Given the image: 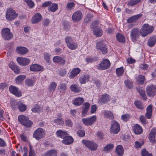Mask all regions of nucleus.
<instances>
[{
	"instance_id": "nucleus-52",
	"label": "nucleus",
	"mask_w": 156,
	"mask_h": 156,
	"mask_svg": "<svg viewBox=\"0 0 156 156\" xmlns=\"http://www.w3.org/2000/svg\"><path fill=\"white\" fill-rule=\"evenodd\" d=\"M145 80V77L144 76L142 75H140L139 76L138 81L139 84L142 85L144 83Z\"/></svg>"
},
{
	"instance_id": "nucleus-30",
	"label": "nucleus",
	"mask_w": 156,
	"mask_h": 156,
	"mask_svg": "<svg viewBox=\"0 0 156 156\" xmlns=\"http://www.w3.org/2000/svg\"><path fill=\"white\" fill-rule=\"evenodd\" d=\"M9 67L16 73H18L20 72V70L18 66L13 63H10L9 64Z\"/></svg>"
},
{
	"instance_id": "nucleus-21",
	"label": "nucleus",
	"mask_w": 156,
	"mask_h": 156,
	"mask_svg": "<svg viewBox=\"0 0 156 156\" xmlns=\"http://www.w3.org/2000/svg\"><path fill=\"white\" fill-rule=\"evenodd\" d=\"M81 70L78 68L73 69L70 73L69 78L70 79L74 78L80 72Z\"/></svg>"
},
{
	"instance_id": "nucleus-6",
	"label": "nucleus",
	"mask_w": 156,
	"mask_h": 156,
	"mask_svg": "<svg viewBox=\"0 0 156 156\" xmlns=\"http://www.w3.org/2000/svg\"><path fill=\"white\" fill-rule=\"evenodd\" d=\"M110 66V61L107 59H104L97 66V67L98 69L102 70L108 69Z\"/></svg>"
},
{
	"instance_id": "nucleus-61",
	"label": "nucleus",
	"mask_w": 156,
	"mask_h": 156,
	"mask_svg": "<svg viewBox=\"0 0 156 156\" xmlns=\"http://www.w3.org/2000/svg\"><path fill=\"white\" fill-rule=\"evenodd\" d=\"M50 20L49 19H44L43 22V25L44 26H48L50 23Z\"/></svg>"
},
{
	"instance_id": "nucleus-33",
	"label": "nucleus",
	"mask_w": 156,
	"mask_h": 156,
	"mask_svg": "<svg viewBox=\"0 0 156 156\" xmlns=\"http://www.w3.org/2000/svg\"><path fill=\"white\" fill-rule=\"evenodd\" d=\"M142 15L140 14L131 17L128 19L127 22L129 23L134 22L137 20Z\"/></svg>"
},
{
	"instance_id": "nucleus-55",
	"label": "nucleus",
	"mask_w": 156,
	"mask_h": 156,
	"mask_svg": "<svg viewBox=\"0 0 156 156\" xmlns=\"http://www.w3.org/2000/svg\"><path fill=\"white\" fill-rule=\"evenodd\" d=\"M140 68L142 70H147L148 67V65L146 64H142L139 66Z\"/></svg>"
},
{
	"instance_id": "nucleus-22",
	"label": "nucleus",
	"mask_w": 156,
	"mask_h": 156,
	"mask_svg": "<svg viewBox=\"0 0 156 156\" xmlns=\"http://www.w3.org/2000/svg\"><path fill=\"white\" fill-rule=\"evenodd\" d=\"M73 140L72 137L69 136L67 134L66 136L64 138L62 142L65 144H69L73 143Z\"/></svg>"
},
{
	"instance_id": "nucleus-42",
	"label": "nucleus",
	"mask_w": 156,
	"mask_h": 156,
	"mask_svg": "<svg viewBox=\"0 0 156 156\" xmlns=\"http://www.w3.org/2000/svg\"><path fill=\"white\" fill-rule=\"evenodd\" d=\"M116 37L117 40L119 42H123L125 41L124 36L121 34H117Z\"/></svg>"
},
{
	"instance_id": "nucleus-15",
	"label": "nucleus",
	"mask_w": 156,
	"mask_h": 156,
	"mask_svg": "<svg viewBox=\"0 0 156 156\" xmlns=\"http://www.w3.org/2000/svg\"><path fill=\"white\" fill-rule=\"evenodd\" d=\"M9 90L11 93L17 97H20L22 95L21 91L18 88L12 86H10Z\"/></svg>"
},
{
	"instance_id": "nucleus-62",
	"label": "nucleus",
	"mask_w": 156,
	"mask_h": 156,
	"mask_svg": "<svg viewBox=\"0 0 156 156\" xmlns=\"http://www.w3.org/2000/svg\"><path fill=\"white\" fill-rule=\"evenodd\" d=\"M142 145V144L138 141H136L135 142L134 147L136 148H141Z\"/></svg>"
},
{
	"instance_id": "nucleus-57",
	"label": "nucleus",
	"mask_w": 156,
	"mask_h": 156,
	"mask_svg": "<svg viewBox=\"0 0 156 156\" xmlns=\"http://www.w3.org/2000/svg\"><path fill=\"white\" fill-rule=\"evenodd\" d=\"M25 2L30 7L32 8L34 7V3L31 0H25Z\"/></svg>"
},
{
	"instance_id": "nucleus-45",
	"label": "nucleus",
	"mask_w": 156,
	"mask_h": 156,
	"mask_svg": "<svg viewBox=\"0 0 156 156\" xmlns=\"http://www.w3.org/2000/svg\"><path fill=\"white\" fill-rule=\"evenodd\" d=\"M67 88L66 84L64 83H62L58 89V90H60L61 93H64L65 91Z\"/></svg>"
},
{
	"instance_id": "nucleus-44",
	"label": "nucleus",
	"mask_w": 156,
	"mask_h": 156,
	"mask_svg": "<svg viewBox=\"0 0 156 156\" xmlns=\"http://www.w3.org/2000/svg\"><path fill=\"white\" fill-rule=\"evenodd\" d=\"M126 87L131 88L133 86V82L129 79L126 80L124 81Z\"/></svg>"
},
{
	"instance_id": "nucleus-23",
	"label": "nucleus",
	"mask_w": 156,
	"mask_h": 156,
	"mask_svg": "<svg viewBox=\"0 0 156 156\" xmlns=\"http://www.w3.org/2000/svg\"><path fill=\"white\" fill-rule=\"evenodd\" d=\"M84 101L83 99L81 97H78L75 98L73 101V104L76 106L81 105Z\"/></svg>"
},
{
	"instance_id": "nucleus-8",
	"label": "nucleus",
	"mask_w": 156,
	"mask_h": 156,
	"mask_svg": "<svg viewBox=\"0 0 156 156\" xmlns=\"http://www.w3.org/2000/svg\"><path fill=\"white\" fill-rule=\"evenodd\" d=\"M120 126L119 124L115 120L111 122L110 128L111 133L114 134H117L119 131Z\"/></svg>"
},
{
	"instance_id": "nucleus-29",
	"label": "nucleus",
	"mask_w": 156,
	"mask_h": 156,
	"mask_svg": "<svg viewBox=\"0 0 156 156\" xmlns=\"http://www.w3.org/2000/svg\"><path fill=\"white\" fill-rule=\"evenodd\" d=\"M57 86V84L55 82H51L49 84L48 90L50 93H53Z\"/></svg>"
},
{
	"instance_id": "nucleus-43",
	"label": "nucleus",
	"mask_w": 156,
	"mask_h": 156,
	"mask_svg": "<svg viewBox=\"0 0 156 156\" xmlns=\"http://www.w3.org/2000/svg\"><path fill=\"white\" fill-rule=\"evenodd\" d=\"M116 71L117 75L118 76H120L122 75L124 72V70L123 67H121L116 69Z\"/></svg>"
},
{
	"instance_id": "nucleus-1",
	"label": "nucleus",
	"mask_w": 156,
	"mask_h": 156,
	"mask_svg": "<svg viewBox=\"0 0 156 156\" xmlns=\"http://www.w3.org/2000/svg\"><path fill=\"white\" fill-rule=\"evenodd\" d=\"M154 30V27L148 24H145L140 30V34L143 37L147 36L151 33Z\"/></svg>"
},
{
	"instance_id": "nucleus-25",
	"label": "nucleus",
	"mask_w": 156,
	"mask_h": 156,
	"mask_svg": "<svg viewBox=\"0 0 156 156\" xmlns=\"http://www.w3.org/2000/svg\"><path fill=\"white\" fill-rule=\"evenodd\" d=\"M17 52L20 54L24 55L27 53L28 49L25 47H19L16 48Z\"/></svg>"
},
{
	"instance_id": "nucleus-10",
	"label": "nucleus",
	"mask_w": 156,
	"mask_h": 156,
	"mask_svg": "<svg viewBox=\"0 0 156 156\" xmlns=\"http://www.w3.org/2000/svg\"><path fill=\"white\" fill-rule=\"evenodd\" d=\"M82 141L85 146L92 151L95 150L97 148V144L93 142L85 140H83Z\"/></svg>"
},
{
	"instance_id": "nucleus-7",
	"label": "nucleus",
	"mask_w": 156,
	"mask_h": 156,
	"mask_svg": "<svg viewBox=\"0 0 156 156\" xmlns=\"http://www.w3.org/2000/svg\"><path fill=\"white\" fill-rule=\"evenodd\" d=\"M45 134V131L42 128H39L34 132L33 136L37 140L43 138Z\"/></svg>"
},
{
	"instance_id": "nucleus-26",
	"label": "nucleus",
	"mask_w": 156,
	"mask_h": 156,
	"mask_svg": "<svg viewBox=\"0 0 156 156\" xmlns=\"http://www.w3.org/2000/svg\"><path fill=\"white\" fill-rule=\"evenodd\" d=\"M152 110V106L150 105L147 108V112L145 114V117L148 119H150L151 117Z\"/></svg>"
},
{
	"instance_id": "nucleus-27",
	"label": "nucleus",
	"mask_w": 156,
	"mask_h": 156,
	"mask_svg": "<svg viewBox=\"0 0 156 156\" xmlns=\"http://www.w3.org/2000/svg\"><path fill=\"white\" fill-rule=\"evenodd\" d=\"M124 150L122 145H118L116 148V153L119 156H122L123 154Z\"/></svg>"
},
{
	"instance_id": "nucleus-39",
	"label": "nucleus",
	"mask_w": 156,
	"mask_h": 156,
	"mask_svg": "<svg viewBox=\"0 0 156 156\" xmlns=\"http://www.w3.org/2000/svg\"><path fill=\"white\" fill-rule=\"evenodd\" d=\"M25 83L27 86H32L34 83V79H27L25 80Z\"/></svg>"
},
{
	"instance_id": "nucleus-2",
	"label": "nucleus",
	"mask_w": 156,
	"mask_h": 156,
	"mask_svg": "<svg viewBox=\"0 0 156 156\" xmlns=\"http://www.w3.org/2000/svg\"><path fill=\"white\" fill-rule=\"evenodd\" d=\"M18 120L22 125L26 127H30L33 124V122L29 120L27 117L23 115L19 116Z\"/></svg>"
},
{
	"instance_id": "nucleus-16",
	"label": "nucleus",
	"mask_w": 156,
	"mask_h": 156,
	"mask_svg": "<svg viewBox=\"0 0 156 156\" xmlns=\"http://www.w3.org/2000/svg\"><path fill=\"white\" fill-rule=\"evenodd\" d=\"M82 13L80 11H77L73 15L72 19L74 21L81 20L82 17Z\"/></svg>"
},
{
	"instance_id": "nucleus-49",
	"label": "nucleus",
	"mask_w": 156,
	"mask_h": 156,
	"mask_svg": "<svg viewBox=\"0 0 156 156\" xmlns=\"http://www.w3.org/2000/svg\"><path fill=\"white\" fill-rule=\"evenodd\" d=\"M141 0H131L128 3V5L133 6L140 2Z\"/></svg>"
},
{
	"instance_id": "nucleus-46",
	"label": "nucleus",
	"mask_w": 156,
	"mask_h": 156,
	"mask_svg": "<svg viewBox=\"0 0 156 156\" xmlns=\"http://www.w3.org/2000/svg\"><path fill=\"white\" fill-rule=\"evenodd\" d=\"M135 105L139 109H142L144 108V106L140 101L139 100L135 101L134 102Z\"/></svg>"
},
{
	"instance_id": "nucleus-48",
	"label": "nucleus",
	"mask_w": 156,
	"mask_h": 156,
	"mask_svg": "<svg viewBox=\"0 0 156 156\" xmlns=\"http://www.w3.org/2000/svg\"><path fill=\"white\" fill-rule=\"evenodd\" d=\"M31 110L34 112L39 113L41 112V109L38 105H36Z\"/></svg>"
},
{
	"instance_id": "nucleus-56",
	"label": "nucleus",
	"mask_w": 156,
	"mask_h": 156,
	"mask_svg": "<svg viewBox=\"0 0 156 156\" xmlns=\"http://www.w3.org/2000/svg\"><path fill=\"white\" fill-rule=\"evenodd\" d=\"M65 123L66 126L69 127H72L73 125L72 121L69 119L66 120L65 121Z\"/></svg>"
},
{
	"instance_id": "nucleus-4",
	"label": "nucleus",
	"mask_w": 156,
	"mask_h": 156,
	"mask_svg": "<svg viewBox=\"0 0 156 156\" xmlns=\"http://www.w3.org/2000/svg\"><path fill=\"white\" fill-rule=\"evenodd\" d=\"M1 33L2 37L5 40H10L13 37L12 34L9 28L2 29Z\"/></svg>"
},
{
	"instance_id": "nucleus-47",
	"label": "nucleus",
	"mask_w": 156,
	"mask_h": 156,
	"mask_svg": "<svg viewBox=\"0 0 156 156\" xmlns=\"http://www.w3.org/2000/svg\"><path fill=\"white\" fill-rule=\"evenodd\" d=\"M58 6L56 4H51V6H49V9L52 12H55L58 9Z\"/></svg>"
},
{
	"instance_id": "nucleus-37",
	"label": "nucleus",
	"mask_w": 156,
	"mask_h": 156,
	"mask_svg": "<svg viewBox=\"0 0 156 156\" xmlns=\"http://www.w3.org/2000/svg\"><path fill=\"white\" fill-rule=\"evenodd\" d=\"M93 32L94 34L97 37L101 36L102 34V30L99 28L94 29Z\"/></svg>"
},
{
	"instance_id": "nucleus-31",
	"label": "nucleus",
	"mask_w": 156,
	"mask_h": 156,
	"mask_svg": "<svg viewBox=\"0 0 156 156\" xmlns=\"http://www.w3.org/2000/svg\"><path fill=\"white\" fill-rule=\"evenodd\" d=\"M26 76L24 75H21L18 76L15 79V83L17 84L21 83L25 79Z\"/></svg>"
},
{
	"instance_id": "nucleus-28",
	"label": "nucleus",
	"mask_w": 156,
	"mask_h": 156,
	"mask_svg": "<svg viewBox=\"0 0 156 156\" xmlns=\"http://www.w3.org/2000/svg\"><path fill=\"white\" fill-rule=\"evenodd\" d=\"M133 131L135 134H139L142 133L143 130L140 125L136 124L133 126Z\"/></svg>"
},
{
	"instance_id": "nucleus-13",
	"label": "nucleus",
	"mask_w": 156,
	"mask_h": 156,
	"mask_svg": "<svg viewBox=\"0 0 156 156\" xmlns=\"http://www.w3.org/2000/svg\"><path fill=\"white\" fill-rule=\"evenodd\" d=\"M16 60L19 65L23 66H27L30 62V59L26 58L18 57Z\"/></svg>"
},
{
	"instance_id": "nucleus-58",
	"label": "nucleus",
	"mask_w": 156,
	"mask_h": 156,
	"mask_svg": "<svg viewBox=\"0 0 156 156\" xmlns=\"http://www.w3.org/2000/svg\"><path fill=\"white\" fill-rule=\"evenodd\" d=\"M50 55L48 53H45L44 54V58L45 60L47 62H49Z\"/></svg>"
},
{
	"instance_id": "nucleus-9",
	"label": "nucleus",
	"mask_w": 156,
	"mask_h": 156,
	"mask_svg": "<svg viewBox=\"0 0 156 156\" xmlns=\"http://www.w3.org/2000/svg\"><path fill=\"white\" fill-rule=\"evenodd\" d=\"M140 30L136 28L132 29L130 32V37L132 41L133 42L136 41L140 36Z\"/></svg>"
},
{
	"instance_id": "nucleus-3",
	"label": "nucleus",
	"mask_w": 156,
	"mask_h": 156,
	"mask_svg": "<svg viewBox=\"0 0 156 156\" xmlns=\"http://www.w3.org/2000/svg\"><path fill=\"white\" fill-rule=\"evenodd\" d=\"M18 16L15 10L12 8L8 9L6 12V18L8 20H12Z\"/></svg>"
},
{
	"instance_id": "nucleus-51",
	"label": "nucleus",
	"mask_w": 156,
	"mask_h": 156,
	"mask_svg": "<svg viewBox=\"0 0 156 156\" xmlns=\"http://www.w3.org/2000/svg\"><path fill=\"white\" fill-rule=\"evenodd\" d=\"M54 122L59 125H63L64 122L62 119L57 118L54 120Z\"/></svg>"
},
{
	"instance_id": "nucleus-53",
	"label": "nucleus",
	"mask_w": 156,
	"mask_h": 156,
	"mask_svg": "<svg viewBox=\"0 0 156 156\" xmlns=\"http://www.w3.org/2000/svg\"><path fill=\"white\" fill-rule=\"evenodd\" d=\"M130 118V116L129 115L127 114L123 115L121 116V118L122 120L125 121H128Z\"/></svg>"
},
{
	"instance_id": "nucleus-64",
	"label": "nucleus",
	"mask_w": 156,
	"mask_h": 156,
	"mask_svg": "<svg viewBox=\"0 0 156 156\" xmlns=\"http://www.w3.org/2000/svg\"><path fill=\"white\" fill-rule=\"evenodd\" d=\"M51 2H45L42 4V6L43 7H46L48 6H51Z\"/></svg>"
},
{
	"instance_id": "nucleus-12",
	"label": "nucleus",
	"mask_w": 156,
	"mask_h": 156,
	"mask_svg": "<svg viewBox=\"0 0 156 156\" xmlns=\"http://www.w3.org/2000/svg\"><path fill=\"white\" fill-rule=\"evenodd\" d=\"M97 119L96 116H93L90 117L83 118L82 119L83 123L86 126H90L94 123Z\"/></svg>"
},
{
	"instance_id": "nucleus-60",
	"label": "nucleus",
	"mask_w": 156,
	"mask_h": 156,
	"mask_svg": "<svg viewBox=\"0 0 156 156\" xmlns=\"http://www.w3.org/2000/svg\"><path fill=\"white\" fill-rule=\"evenodd\" d=\"M61 58L58 56H55L53 58V60L54 62H58L61 60Z\"/></svg>"
},
{
	"instance_id": "nucleus-32",
	"label": "nucleus",
	"mask_w": 156,
	"mask_h": 156,
	"mask_svg": "<svg viewBox=\"0 0 156 156\" xmlns=\"http://www.w3.org/2000/svg\"><path fill=\"white\" fill-rule=\"evenodd\" d=\"M71 90L73 92L79 93L81 90V88L75 84H73L70 87Z\"/></svg>"
},
{
	"instance_id": "nucleus-11",
	"label": "nucleus",
	"mask_w": 156,
	"mask_h": 156,
	"mask_svg": "<svg viewBox=\"0 0 156 156\" xmlns=\"http://www.w3.org/2000/svg\"><path fill=\"white\" fill-rule=\"evenodd\" d=\"M96 48L97 49L100 50L103 54L106 53L107 52L106 46L103 41H100L97 42Z\"/></svg>"
},
{
	"instance_id": "nucleus-63",
	"label": "nucleus",
	"mask_w": 156,
	"mask_h": 156,
	"mask_svg": "<svg viewBox=\"0 0 156 156\" xmlns=\"http://www.w3.org/2000/svg\"><path fill=\"white\" fill-rule=\"evenodd\" d=\"M83 106V109L88 110L90 106V104L88 102H86L84 104Z\"/></svg>"
},
{
	"instance_id": "nucleus-41",
	"label": "nucleus",
	"mask_w": 156,
	"mask_h": 156,
	"mask_svg": "<svg viewBox=\"0 0 156 156\" xmlns=\"http://www.w3.org/2000/svg\"><path fill=\"white\" fill-rule=\"evenodd\" d=\"M89 77L87 75H85L84 76L81 77L79 79V81L80 82L82 83H85L88 81Z\"/></svg>"
},
{
	"instance_id": "nucleus-20",
	"label": "nucleus",
	"mask_w": 156,
	"mask_h": 156,
	"mask_svg": "<svg viewBox=\"0 0 156 156\" xmlns=\"http://www.w3.org/2000/svg\"><path fill=\"white\" fill-rule=\"evenodd\" d=\"M42 19V16L39 13L35 14L33 16L32 19V23H37L40 21Z\"/></svg>"
},
{
	"instance_id": "nucleus-18",
	"label": "nucleus",
	"mask_w": 156,
	"mask_h": 156,
	"mask_svg": "<svg viewBox=\"0 0 156 156\" xmlns=\"http://www.w3.org/2000/svg\"><path fill=\"white\" fill-rule=\"evenodd\" d=\"M156 43V36L155 35L150 37L148 40L147 45L150 47H152Z\"/></svg>"
},
{
	"instance_id": "nucleus-59",
	"label": "nucleus",
	"mask_w": 156,
	"mask_h": 156,
	"mask_svg": "<svg viewBox=\"0 0 156 156\" xmlns=\"http://www.w3.org/2000/svg\"><path fill=\"white\" fill-rule=\"evenodd\" d=\"M77 134L80 137H83L85 135L84 131L83 130H79L77 132Z\"/></svg>"
},
{
	"instance_id": "nucleus-54",
	"label": "nucleus",
	"mask_w": 156,
	"mask_h": 156,
	"mask_svg": "<svg viewBox=\"0 0 156 156\" xmlns=\"http://www.w3.org/2000/svg\"><path fill=\"white\" fill-rule=\"evenodd\" d=\"M142 156H152L151 154L149 153L145 149H143L142 151Z\"/></svg>"
},
{
	"instance_id": "nucleus-35",
	"label": "nucleus",
	"mask_w": 156,
	"mask_h": 156,
	"mask_svg": "<svg viewBox=\"0 0 156 156\" xmlns=\"http://www.w3.org/2000/svg\"><path fill=\"white\" fill-rule=\"evenodd\" d=\"M104 114L106 117L109 119H112L114 118L113 113L110 111H105Z\"/></svg>"
},
{
	"instance_id": "nucleus-5",
	"label": "nucleus",
	"mask_w": 156,
	"mask_h": 156,
	"mask_svg": "<svg viewBox=\"0 0 156 156\" xmlns=\"http://www.w3.org/2000/svg\"><path fill=\"white\" fill-rule=\"evenodd\" d=\"M65 41L67 46L70 49L73 50L77 48V44L74 41L71 37H66L65 38Z\"/></svg>"
},
{
	"instance_id": "nucleus-36",
	"label": "nucleus",
	"mask_w": 156,
	"mask_h": 156,
	"mask_svg": "<svg viewBox=\"0 0 156 156\" xmlns=\"http://www.w3.org/2000/svg\"><path fill=\"white\" fill-rule=\"evenodd\" d=\"M57 151L55 150H51L48 151L45 154V156H57Z\"/></svg>"
},
{
	"instance_id": "nucleus-34",
	"label": "nucleus",
	"mask_w": 156,
	"mask_h": 156,
	"mask_svg": "<svg viewBox=\"0 0 156 156\" xmlns=\"http://www.w3.org/2000/svg\"><path fill=\"white\" fill-rule=\"evenodd\" d=\"M137 91L140 94V96L142 97L143 100H146L147 97L146 95L145 91L143 90L141 88H139L137 90Z\"/></svg>"
},
{
	"instance_id": "nucleus-50",
	"label": "nucleus",
	"mask_w": 156,
	"mask_h": 156,
	"mask_svg": "<svg viewBox=\"0 0 156 156\" xmlns=\"http://www.w3.org/2000/svg\"><path fill=\"white\" fill-rule=\"evenodd\" d=\"M114 146L112 144H110L106 145L104 148V151H105L107 152L113 148Z\"/></svg>"
},
{
	"instance_id": "nucleus-19",
	"label": "nucleus",
	"mask_w": 156,
	"mask_h": 156,
	"mask_svg": "<svg viewBox=\"0 0 156 156\" xmlns=\"http://www.w3.org/2000/svg\"><path fill=\"white\" fill-rule=\"evenodd\" d=\"M30 70L32 71H43V67L37 64H34L31 65L30 67Z\"/></svg>"
},
{
	"instance_id": "nucleus-38",
	"label": "nucleus",
	"mask_w": 156,
	"mask_h": 156,
	"mask_svg": "<svg viewBox=\"0 0 156 156\" xmlns=\"http://www.w3.org/2000/svg\"><path fill=\"white\" fill-rule=\"evenodd\" d=\"M67 134L66 132L63 131L61 130L57 131L56 132V134L58 137L63 139L66 136Z\"/></svg>"
},
{
	"instance_id": "nucleus-14",
	"label": "nucleus",
	"mask_w": 156,
	"mask_h": 156,
	"mask_svg": "<svg viewBox=\"0 0 156 156\" xmlns=\"http://www.w3.org/2000/svg\"><path fill=\"white\" fill-rule=\"evenodd\" d=\"M146 91L148 96L153 97L156 94V86H148L146 89Z\"/></svg>"
},
{
	"instance_id": "nucleus-17",
	"label": "nucleus",
	"mask_w": 156,
	"mask_h": 156,
	"mask_svg": "<svg viewBox=\"0 0 156 156\" xmlns=\"http://www.w3.org/2000/svg\"><path fill=\"white\" fill-rule=\"evenodd\" d=\"M156 134V128H154L151 129L148 137L149 140L152 143H154L155 141Z\"/></svg>"
},
{
	"instance_id": "nucleus-24",
	"label": "nucleus",
	"mask_w": 156,
	"mask_h": 156,
	"mask_svg": "<svg viewBox=\"0 0 156 156\" xmlns=\"http://www.w3.org/2000/svg\"><path fill=\"white\" fill-rule=\"evenodd\" d=\"M110 96L106 94H104L102 97L100 98L99 102L100 103L102 104L106 103L110 100Z\"/></svg>"
},
{
	"instance_id": "nucleus-40",
	"label": "nucleus",
	"mask_w": 156,
	"mask_h": 156,
	"mask_svg": "<svg viewBox=\"0 0 156 156\" xmlns=\"http://www.w3.org/2000/svg\"><path fill=\"white\" fill-rule=\"evenodd\" d=\"M18 106L20 112H24L27 109L26 106L21 102L18 103Z\"/></svg>"
}]
</instances>
